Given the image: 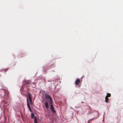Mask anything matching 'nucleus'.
I'll return each instance as SVG.
<instances>
[{"mask_svg":"<svg viewBox=\"0 0 123 123\" xmlns=\"http://www.w3.org/2000/svg\"><path fill=\"white\" fill-rule=\"evenodd\" d=\"M45 96L46 98L48 99H49L50 100V104H52L53 101L52 98L48 94H46Z\"/></svg>","mask_w":123,"mask_h":123,"instance_id":"nucleus-1","label":"nucleus"},{"mask_svg":"<svg viewBox=\"0 0 123 123\" xmlns=\"http://www.w3.org/2000/svg\"><path fill=\"white\" fill-rule=\"evenodd\" d=\"M4 96L5 97L7 98L8 97V92L6 90H4Z\"/></svg>","mask_w":123,"mask_h":123,"instance_id":"nucleus-2","label":"nucleus"},{"mask_svg":"<svg viewBox=\"0 0 123 123\" xmlns=\"http://www.w3.org/2000/svg\"><path fill=\"white\" fill-rule=\"evenodd\" d=\"M27 106L28 107V108H29V110L31 112H32V111H31V108H30V104L29 103V101L28 99V98H27Z\"/></svg>","mask_w":123,"mask_h":123,"instance_id":"nucleus-3","label":"nucleus"},{"mask_svg":"<svg viewBox=\"0 0 123 123\" xmlns=\"http://www.w3.org/2000/svg\"><path fill=\"white\" fill-rule=\"evenodd\" d=\"M80 79H77L75 82V84L76 85H79L80 82Z\"/></svg>","mask_w":123,"mask_h":123,"instance_id":"nucleus-4","label":"nucleus"},{"mask_svg":"<svg viewBox=\"0 0 123 123\" xmlns=\"http://www.w3.org/2000/svg\"><path fill=\"white\" fill-rule=\"evenodd\" d=\"M50 104V108L51 109L52 111L54 112L55 113V110L54 109V107L53 105H52V104Z\"/></svg>","mask_w":123,"mask_h":123,"instance_id":"nucleus-5","label":"nucleus"},{"mask_svg":"<svg viewBox=\"0 0 123 123\" xmlns=\"http://www.w3.org/2000/svg\"><path fill=\"white\" fill-rule=\"evenodd\" d=\"M31 81L30 80H25L23 83H24L25 84V85L29 84L31 83Z\"/></svg>","mask_w":123,"mask_h":123,"instance_id":"nucleus-6","label":"nucleus"},{"mask_svg":"<svg viewBox=\"0 0 123 123\" xmlns=\"http://www.w3.org/2000/svg\"><path fill=\"white\" fill-rule=\"evenodd\" d=\"M7 102V101H6L5 100H3L2 101L1 103L3 105V107H4V105H6Z\"/></svg>","mask_w":123,"mask_h":123,"instance_id":"nucleus-7","label":"nucleus"},{"mask_svg":"<svg viewBox=\"0 0 123 123\" xmlns=\"http://www.w3.org/2000/svg\"><path fill=\"white\" fill-rule=\"evenodd\" d=\"M45 107L47 108V109L48 110L49 108V105L47 102H45Z\"/></svg>","mask_w":123,"mask_h":123,"instance_id":"nucleus-8","label":"nucleus"},{"mask_svg":"<svg viewBox=\"0 0 123 123\" xmlns=\"http://www.w3.org/2000/svg\"><path fill=\"white\" fill-rule=\"evenodd\" d=\"M9 103L8 102H7V103H6V105H4L3 108L4 109H6L7 107L9 105Z\"/></svg>","mask_w":123,"mask_h":123,"instance_id":"nucleus-9","label":"nucleus"},{"mask_svg":"<svg viewBox=\"0 0 123 123\" xmlns=\"http://www.w3.org/2000/svg\"><path fill=\"white\" fill-rule=\"evenodd\" d=\"M28 96L29 99V100H32V97H31V94H28Z\"/></svg>","mask_w":123,"mask_h":123,"instance_id":"nucleus-10","label":"nucleus"},{"mask_svg":"<svg viewBox=\"0 0 123 123\" xmlns=\"http://www.w3.org/2000/svg\"><path fill=\"white\" fill-rule=\"evenodd\" d=\"M107 96H106L105 97V102L106 103H108L109 102V99H108V98H107Z\"/></svg>","mask_w":123,"mask_h":123,"instance_id":"nucleus-11","label":"nucleus"},{"mask_svg":"<svg viewBox=\"0 0 123 123\" xmlns=\"http://www.w3.org/2000/svg\"><path fill=\"white\" fill-rule=\"evenodd\" d=\"M34 123H37V119L36 117H35L34 118Z\"/></svg>","mask_w":123,"mask_h":123,"instance_id":"nucleus-12","label":"nucleus"},{"mask_svg":"<svg viewBox=\"0 0 123 123\" xmlns=\"http://www.w3.org/2000/svg\"><path fill=\"white\" fill-rule=\"evenodd\" d=\"M31 118H33L34 117H34V114L33 113H31Z\"/></svg>","mask_w":123,"mask_h":123,"instance_id":"nucleus-13","label":"nucleus"},{"mask_svg":"<svg viewBox=\"0 0 123 123\" xmlns=\"http://www.w3.org/2000/svg\"><path fill=\"white\" fill-rule=\"evenodd\" d=\"M107 95L106 96H107V98H108L109 97H110L111 96V94L109 93H107Z\"/></svg>","mask_w":123,"mask_h":123,"instance_id":"nucleus-14","label":"nucleus"},{"mask_svg":"<svg viewBox=\"0 0 123 123\" xmlns=\"http://www.w3.org/2000/svg\"><path fill=\"white\" fill-rule=\"evenodd\" d=\"M30 102V103L31 105H32V100H29Z\"/></svg>","mask_w":123,"mask_h":123,"instance_id":"nucleus-15","label":"nucleus"},{"mask_svg":"<svg viewBox=\"0 0 123 123\" xmlns=\"http://www.w3.org/2000/svg\"><path fill=\"white\" fill-rule=\"evenodd\" d=\"M91 120H89L88 121V123H89V122H90V121H91Z\"/></svg>","mask_w":123,"mask_h":123,"instance_id":"nucleus-16","label":"nucleus"},{"mask_svg":"<svg viewBox=\"0 0 123 123\" xmlns=\"http://www.w3.org/2000/svg\"><path fill=\"white\" fill-rule=\"evenodd\" d=\"M8 70V69H5V71H6V70Z\"/></svg>","mask_w":123,"mask_h":123,"instance_id":"nucleus-17","label":"nucleus"},{"mask_svg":"<svg viewBox=\"0 0 123 123\" xmlns=\"http://www.w3.org/2000/svg\"><path fill=\"white\" fill-rule=\"evenodd\" d=\"M81 102L82 103H84V102H82V101H81Z\"/></svg>","mask_w":123,"mask_h":123,"instance_id":"nucleus-18","label":"nucleus"}]
</instances>
